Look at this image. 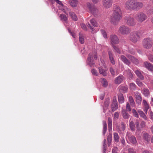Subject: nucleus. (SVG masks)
<instances>
[{
	"label": "nucleus",
	"mask_w": 153,
	"mask_h": 153,
	"mask_svg": "<svg viewBox=\"0 0 153 153\" xmlns=\"http://www.w3.org/2000/svg\"><path fill=\"white\" fill-rule=\"evenodd\" d=\"M134 1L128 0L126 2L125 4L126 8L130 10L134 9Z\"/></svg>",
	"instance_id": "7"
},
{
	"label": "nucleus",
	"mask_w": 153,
	"mask_h": 153,
	"mask_svg": "<svg viewBox=\"0 0 153 153\" xmlns=\"http://www.w3.org/2000/svg\"><path fill=\"white\" fill-rule=\"evenodd\" d=\"M72 1L70 2L71 5L73 7H76L78 3L77 0H72Z\"/></svg>",
	"instance_id": "37"
},
{
	"label": "nucleus",
	"mask_w": 153,
	"mask_h": 153,
	"mask_svg": "<svg viewBox=\"0 0 153 153\" xmlns=\"http://www.w3.org/2000/svg\"><path fill=\"white\" fill-rule=\"evenodd\" d=\"M106 140L105 139H104V144H103L104 148H105L106 147Z\"/></svg>",
	"instance_id": "62"
},
{
	"label": "nucleus",
	"mask_w": 153,
	"mask_h": 153,
	"mask_svg": "<svg viewBox=\"0 0 153 153\" xmlns=\"http://www.w3.org/2000/svg\"><path fill=\"white\" fill-rule=\"evenodd\" d=\"M109 100L106 101L105 102V106L106 107H107L108 106V105L109 103Z\"/></svg>",
	"instance_id": "59"
},
{
	"label": "nucleus",
	"mask_w": 153,
	"mask_h": 153,
	"mask_svg": "<svg viewBox=\"0 0 153 153\" xmlns=\"http://www.w3.org/2000/svg\"><path fill=\"white\" fill-rule=\"evenodd\" d=\"M101 33L105 39L107 37V34L106 32L103 30H101Z\"/></svg>",
	"instance_id": "44"
},
{
	"label": "nucleus",
	"mask_w": 153,
	"mask_h": 153,
	"mask_svg": "<svg viewBox=\"0 0 153 153\" xmlns=\"http://www.w3.org/2000/svg\"><path fill=\"white\" fill-rule=\"evenodd\" d=\"M134 9H139L143 6V4L140 2H136L134 1Z\"/></svg>",
	"instance_id": "19"
},
{
	"label": "nucleus",
	"mask_w": 153,
	"mask_h": 153,
	"mask_svg": "<svg viewBox=\"0 0 153 153\" xmlns=\"http://www.w3.org/2000/svg\"><path fill=\"white\" fill-rule=\"evenodd\" d=\"M121 89L124 93L127 92L128 91V88L126 87L122 86L121 87Z\"/></svg>",
	"instance_id": "47"
},
{
	"label": "nucleus",
	"mask_w": 153,
	"mask_h": 153,
	"mask_svg": "<svg viewBox=\"0 0 153 153\" xmlns=\"http://www.w3.org/2000/svg\"><path fill=\"white\" fill-rule=\"evenodd\" d=\"M118 108L117 102L116 97L113 100V102L111 105L112 111L113 112L116 110Z\"/></svg>",
	"instance_id": "13"
},
{
	"label": "nucleus",
	"mask_w": 153,
	"mask_h": 153,
	"mask_svg": "<svg viewBox=\"0 0 153 153\" xmlns=\"http://www.w3.org/2000/svg\"><path fill=\"white\" fill-rule=\"evenodd\" d=\"M79 39L80 42L81 44H83L84 42V35L81 33H79Z\"/></svg>",
	"instance_id": "25"
},
{
	"label": "nucleus",
	"mask_w": 153,
	"mask_h": 153,
	"mask_svg": "<svg viewBox=\"0 0 153 153\" xmlns=\"http://www.w3.org/2000/svg\"><path fill=\"white\" fill-rule=\"evenodd\" d=\"M111 42L113 48L116 50L118 53H120L121 52L119 49L114 45L115 44L119 43V41L117 36L115 35H112L111 36Z\"/></svg>",
	"instance_id": "2"
},
{
	"label": "nucleus",
	"mask_w": 153,
	"mask_h": 153,
	"mask_svg": "<svg viewBox=\"0 0 153 153\" xmlns=\"http://www.w3.org/2000/svg\"><path fill=\"white\" fill-rule=\"evenodd\" d=\"M87 7L92 13H94V12L97 11V10L94 6H92L91 4L89 2L87 3Z\"/></svg>",
	"instance_id": "15"
},
{
	"label": "nucleus",
	"mask_w": 153,
	"mask_h": 153,
	"mask_svg": "<svg viewBox=\"0 0 153 153\" xmlns=\"http://www.w3.org/2000/svg\"><path fill=\"white\" fill-rule=\"evenodd\" d=\"M112 0H103V5L106 8H108L111 7L112 4Z\"/></svg>",
	"instance_id": "12"
},
{
	"label": "nucleus",
	"mask_w": 153,
	"mask_h": 153,
	"mask_svg": "<svg viewBox=\"0 0 153 153\" xmlns=\"http://www.w3.org/2000/svg\"><path fill=\"white\" fill-rule=\"evenodd\" d=\"M119 117V114L118 112H116L114 114V119H117Z\"/></svg>",
	"instance_id": "52"
},
{
	"label": "nucleus",
	"mask_w": 153,
	"mask_h": 153,
	"mask_svg": "<svg viewBox=\"0 0 153 153\" xmlns=\"http://www.w3.org/2000/svg\"><path fill=\"white\" fill-rule=\"evenodd\" d=\"M143 104L144 110L145 113H146L149 108V105L145 100H143Z\"/></svg>",
	"instance_id": "18"
},
{
	"label": "nucleus",
	"mask_w": 153,
	"mask_h": 153,
	"mask_svg": "<svg viewBox=\"0 0 153 153\" xmlns=\"http://www.w3.org/2000/svg\"><path fill=\"white\" fill-rule=\"evenodd\" d=\"M129 127L131 130L132 131H134L135 129L134 124L132 121L130 122L129 124Z\"/></svg>",
	"instance_id": "39"
},
{
	"label": "nucleus",
	"mask_w": 153,
	"mask_h": 153,
	"mask_svg": "<svg viewBox=\"0 0 153 153\" xmlns=\"http://www.w3.org/2000/svg\"><path fill=\"white\" fill-rule=\"evenodd\" d=\"M149 115L151 118L153 120V113L152 111H150L149 113Z\"/></svg>",
	"instance_id": "60"
},
{
	"label": "nucleus",
	"mask_w": 153,
	"mask_h": 153,
	"mask_svg": "<svg viewBox=\"0 0 153 153\" xmlns=\"http://www.w3.org/2000/svg\"><path fill=\"white\" fill-rule=\"evenodd\" d=\"M90 22L94 27H96L97 26V25L96 22L94 19H93L91 20Z\"/></svg>",
	"instance_id": "41"
},
{
	"label": "nucleus",
	"mask_w": 153,
	"mask_h": 153,
	"mask_svg": "<svg viewBox=\"0 0 153 153\" xmlns=\"http://www.w3.org/2000/svg\"><path fill=\"white\" fill-rule=\"evenodd\" d=\"M148 58L151 62H153V55L151 54L148 56Z\"/></svg>",
	"instance_id": "49"
},
{
	"label": "nucleus",
	"mask_w": 153,
	"mask_h": 153,
	"mask_svg": "<svg viewBox=\"0 0 153 153\" xmlns=\"http://www.w3.org/2000/svg\"><path fill=\"white\" fill-rule=\"evenodd\" d=\"M143 45L145 48H150L153 45L152 40L149 38H145L143 40Z\"/></svg>",
	"instance_id": "3"
},
{
	"label": "nucleus",
	"mask_w": 153,
	"mask_h": 153,
	"mask_svg": "<svg viewBox=\"0 0 153 153\" xmlns=\"http://www.w3.org/2000/svg\"><path fill=\"white\" fill-rule=\"evenodd\" d=\"M118 32L123 34H126L130 32V30L128 27L125 26H122L119 28Z\"/></svg>",
	"instance_id": "8"
},
{
	"label": "nucleus",
	"mask_w": 153,
	"mask_h": 153,
	"mask_svg": "<svg viewBox=\"0 0 153 153\" xmlns=\"http://www.w3.org/2000/svg\"><path fill=\"white\" fill-rule=\"evenodd\" d=\"M126 109L128 111H131V108H130V105L128 103H127L126 105Z\"/></svg>",
	"instance_id": "50"
},
{
	"label": "nucleus",
	"mask_w": 153,
	"mask_h": 153,
	"mask_svg": "<svg viewBox=\"0 0 153 153\" xmlns=\"http://www.w3.org/2000/svg\"><path fill=\"white\" fill-rule=\"evenodd\" d=\"M121 59L125 64L128 65L130 64V62L128 60L126 57L123 56L122 55L120 57Z\"/></svg>",
	"instance_id": "20"
},
{
	"label": "nucleus",
	"mask_w": 153,
	"mask_h": 153,
	"mask_svg": "<svg viewBox=\"0 0 153 153\" xmlns=\"http://www.w3.org/2000/svg\"><path fill=\"white\" fill-rule=\"evenodd\" d=\"M122 16V13L120 7H116L114 10L113 14L110 18L111 22L114 25H117L121 19Z\"/></svg>",
	"instance_id": "1"
},
{
	"label": "nucleus",
	"mask_w": 153,
	"mask_h": 153,
	"mask_svg": "<svg viewBox=\"0 0 153 153\" xmlns=\"http://www.w3.org/2000/svg\"><path fill=\"white\" fill-rule=\"evenodd\" d=\"M126 20L127 24L128 25L133 26L135 24V22L133 18L128 17L126 18Z\"/></svg>",
	"instance_id": "11"
},
{
	"label": "nucleus",
	"mask_w": 153,
	"mask_h": 153,
	"mask_svg": "<svg viewBox=\"0 0 153 153\" xmlns=\"http://www.w3.org/2000/svg\"><path fill=\"white\" fill-rule=\"evenodd\" d=\"M54 2H56L57 3L60 5L59 8L60 10H62L64 13H67V12L69 11V10L66 7L64 6L62 4L61 2L59 0H54Z\"/></svg>",
	"instance_id": "9"
},
{
	"label": "nucleus",
	"mask_w": 153,
	"mask_h": 153,
	"mask_svg": "<svg viewBox=\"0 0 153 153\" xmlns=\"http://www.w3.org/2000/svg\"><path fill=\"white\" fill-rule=\"evenodd\" d=\"M128 151L129 153H136L134 149L132 148H129L128 149Z\"/></svg>",
	"instance_id": "53"
},
{
	"label": "nucleus",
	"mask_w": 153,
	"mask_h": 153,
	"mask_svg": "<svg viewBox=\"0 0 153 153\" xmlns=\"http://www.w3.org/2000/svg\"><path fill=\"white\" fill-rule=\"evenodd\" d=\"M108 130L110 131L112 130V119L110 117H108Z\"/></svg>",
	"instance_id": "22"
},
{
	"label": "nucleus",
	"mask_w": 153,
	"mask_h": 153,
	"mask_svg": "<svg viewBox=\"0 0 153 153\" xmlns=\"http://www.w3.org/2000/svg\"><path fill=\"white\" fill-rule=\"evenodd\" d=\"M122 115L124 119H127L129 117V115L124 109L122 110Z\"/></svg>",
	"instance_id": "24"
},
{
	"label": "nucleus",
	"mask_w": 153,
	"mask_h": 153,
	"mask_svg": "<svg viewBox=\"0 0 153 153\" xmlns=\"http://www.w3.org/2000/svg\"><path fill=\"white\" fill-rule=\"evenodd\" d=\"M143 95L146 97H147L149 94V90L148 89L144 88L143 90Z\"/></svg>",
	"instance_id": "33"
},
{
	"label": "nucleus",
	"mask_w": 153,
	"mask_h": 153,
	"mask_svg": "<svg viewBox=\"0 0 153 153\" xmlns=\"http://www.w3.org/2000/svg\"><path fill=\"white\" fill-rule=\"evenodd\" d=\"M126 72L128 74V77L129 79H131L133 78V75L131 73V71L130 70H128L126 71Z\"/></svg>",
	"instance_id": "31"
},
{
	"label": "nucleus",
	"mask_w": 153,
	"mask_h": 153,
	"mask_svg": "<svg viewBox=\"0 0 153 153\" xmlns=\"http://www.w3.org/2000/svg\"><path fill=\"white\" fill-rule=\"evenodd\" d=\"M136 83L137 85L140 87H142L143 86V84L142 82L139 79H137L136 81Z\"/></svg>",
	"instance_id": "46"
},
{
	"label": "nucleus",
	"mask_w": 153,
	"mask_h": 153,
	"mask_svg": "<svg viewBox=\"0 0 153 153\" xmlns=\"http://www.w3.org/2000/svg\"><path fill=\"white\" fill-rule=\"evenodd\" d=\"M107 140L108 141V145H110V143L111 142L112 140V134H109L107 138Z\"/></svg>",
	"instance_id": "42"
},
{
	"label": "nucleus",
	"mask_w": 153,
	"mask_h": 153,
	"mask_svg": "<svg viewBox=\"0 0 153 153\" xmlns=\"http://www.w3.org/2000/svg\"><path fill=\"white\" fill-rule=\"evenodd\" d=\"M68 32H69V33H70L71 35L72 36V37L74 38H75L76 37V35L75 34V33H74V32H71V30L69 29H68Z\"/></svg>",
	"instance_id": "48"
},
{
	"label": "nucleus",
	"mask_w": 153,
	"mask_h": 153,
	"mask_svg": "<svg viewBox=\"0 0 153 153\" xmlns=\"http://www.w3.org/2000/svg\"><path fill=\"white\" fill-rule=\"evenodd\" d=\"M93 57L95 59H97V57L96 52L90 53L88 57L87 60V63L91 67L94 64L92 59Z\"/></svg>",
	"instance_id": "4"
},
{
	"label": "nucleus",
	"mask_w": 153,
	"mask_h": 153,
	"mask_svg": "<svg viewBox=\"0 0 153 153\" xmlns=\"http://www.w3.org/2000/svg\"><path fill=\"white\" fill-rule=\"evenodd\" d=\"M132 112L134 116L137 117H138V113L135 109H132Z\"/></svg>",
	"instance_id": "45"
},
{
	"label": "nucleus",
	"mask_w": 153,
	"mask_h": 153,
	"mask_svg": "<svg viewBox=\"0 0 153 153\" xmlns=\"http://www.w3.org/2000/svg\"><path fill=\"white\" fill-rule=\"evenodd\" d=\"M140 36L139 33L137 32L132 33L130 36V40L133 42H136L139 40Z\"/></svg>",
	"instance_id": "6"
},
{
	"label": "nucleus",
	"mask_w": 153,
	"mask_h": 153,
	"mask_svg": "<svg viewBox=\"0 0 153 153\" xmlns=\"http://www.w3.org/2000/svg\"><path fill=\"white\" fill-rule=\"evenodd\" d=\"M121 129L123 131H124L125 130V125L124 123H122L121 124Z\"/></svg>",
	"instance_id": "54"
},
{
	"label": "nucleus",
	"mask_w": 153,
	"mask_h": 153,
	"mask_svg": "<svg viewBox=\"0 0 153 153\" xmlns=\"http://www.w3.org/2000/svg\"><path fill=\"white\" fill-rule=\"evenodd\" d=\"M91 72L95 76H97L98 74L97 71L94 69L92 70Z\"/></svg>",
	"instance_id": "51"
},
{
	"label": "nucleus",
	"mask_w": 153,
	"mask_h": 153,
	"mask_svg": "<svg viewBox=\"0 0 153 153\" xmlns=\"http://www.w3.org/2000/svg\"><path fill=\"white\" fill-rule=\"evenodd\" d=\"M144 139L147 142H148L149 140V137L148 134L146 133H144L143 136Z\"/></svg>",
	"instance_id": "43"
},
{
	"label": "nucleus",
	"mask_w": 153,
	"mask_h": 153,
	"mask_svg": "<svg viewBox=\"0 0 153 153\" xmlns=\"http://www.w3.org/2000/svg\"><path fill=\"white\" fill-rule=\"evenodd\" d=\"M69 14L71 17L72 19L75 21H76L77 20V16L75 14V13L72 12H71L69 13Z\"/></svg>",
	"instance_id": "28"
},
{
	"label": "nucleus",
	"mask_w": 153,
	"mask_h": 153,
	"mask_svg": "<svg viewBox=\"0 0 153 153\" xmlns=\"http://www.w3.org/2000/svg\"><path fill=\"white\" fill-rule=\"evenodd\" d=\"M148 13L149 14L153 13V9L150 10Z\"/></svg>",
	"instance_id": "63"
},
{
	"label": "nucleus",
	"mask_w": 153,
	"mask_h": 153,
	"mask_svg": "<svg viewBox=\"0 0 153 153\" xmlns=\"http://www.w3.org/2000/svg\"><path fill=\"white\" fill-rule=\"evenodd\" d=\"M81 27L82 29L83 30H87V28L86 25L84 24H82L81 25Z\"/></svg>",
	"instance_id": "55"
},
{
	"label": "nucleus",
	"mask_w": 153,
	"mask_h": 153,
	"mask_svg": "<svg viewBox=\"0 0 153 153\" xmlns=\"http://www.w3.org/2000/svg\"><path fill=\"white\" fill-rule=\"evenodd\" d=\"M99 72L100 73L102 74L104 76H106L107 75L106 71L107 70V68L104 67H99Z\"/></svg>",
	"instance_id": "14"
},
{
	"label": "nucleus",
	"mask_w": 153,
	"mask_h": 153,
	"mask_svg": "<svg viewBox=\"0 0 153 153\" xmlns=\"http://www.w3.org/2000/svg\"><path fill=\"white\" fill-rule=\"evenodd\" d=\"M144 66L149 70L153 72V65L150 63L145 62L144 63Z\"/></svg>",
	"instance_id": "17"
},
{
	"label": "nucleus",
	"mask_w": 153,
	"mask_h": 153,
	"mask_svg": "<svg viewBox=\"0 0 153 153\" xmlns=\"http://www.w3.org/2000/svg\"><path fill=\"white\" fill-rule=\"evenodd\" d=\"M110 72L111 73V74L113 75H115V72L113 70V69L112 68H110Z\"/></svg>",
	"instance_id": "57"
},
{
	"label": "nucleus",
	"mask_w": 153,
	"mask_h": 153,
	"mask_svg": "<svg viewBox=\"0 0 153 153\" xmlns=\"http://www.w3.org/2000/svg\"><path fill=\"white\" fill-rule=\"evenodd\" d=\"M100 81L102 84L103 86L104 87H106L108 85V83L106 79L101 78L100 79Z\"/></svg>",
	"instance_id": "30"
},
{
	"label": "nucleus",
	"mask_w": 153,
	"mask_h": 153,
	"mask_svg": "<svg viewBox=\"0 0 153 153\" xmlns=\"http://www.w3.org/2000/svg\"><path fill=\"white\" fill-rule=\"evenodd\" d=\"M108 53L109 55V59L111 62L113 64H115V62L114 60V59L113 58V56L112 54V53L110 51L108 52Z\"/></svg>",
	"instance_id": "29"
},
{
	"label": "nucleus",
	"mask_w": 153,
	"mask_h": 153,
	"mask_svg": "<svg viewBox=\"0 0 153 153\" xmlns=\"http://www.w3.org/2000/svg\"><path fill=\"white\" fill-rule=\"evenodd\" d=\"M118 101L119 103H123L124 102V97L122 94H119L118 95Z\"/></svg>",
	"instance_id": "27"
},
{
	"label": "nucleus",
	"mask_w": 153,
	"mask_h": 153,
	"mask_svg": "<svg viewBox=\"0 0 153 153\" xmlns=\"http://www.w3.org/2000/svg\"><path fill=\"white\" fill-rule=\"evenodd\" d=\"M135 73L136 75L139 77L141 79H144V77L142 74L141 72L139 70H137L135 71Z\"/></svg>",
	"instance_id": "26"
},
{
	"label": "nucleus",
	"mask_w": 153,
	"mask_h": 153,
	"mask_svg": "<svg viewBox=\"0 0 153 153\" xmlns=\"http://www.w3.org/2000/svg\"><path fill=\"white\" fill-rule=\"evenodd\" d=\"M129 88L132 90H134L136 89V85L134 83H131L129 84Z\"/></svg>",
	"instance_id": "34"
},
{
	"label": "nucleus",
	"mask_w": 153,
	"mask_h": 153,
	"mask_svg": "<svg viewBox=\"0 0 153 153\" xmlns=\"http://www.w3.org/2000/svg\"><path fill=\"white\" fill-rule=\"evenodd\" d=\"M138 112L140 114V116L142 117L144 119H147V117L143 112L141 110H138Z\"/></svg>",
	"instance_id": "32"
},
{
	"label": "nucleus",
	"mask_w": 153,
	"mask_h": 153,
	"mask_svg": "<svg viewBox=\"0 0 153 153\" xmlns=\"http://www.w3.org/2000/svg\"><path fill=\"white\" fill-rule=\"evenodd\" d=\"M136 102L138 104H140L142 101V98L141 97V95L137 92H135Z\"/></svg>",
	"instance_id": "16"
},
{
	"label": "nucleus",
	"mask_w": 153,
	"mask_h": 153,
	"mask_svg": "<svg viewBox=\"0 0 153 153\" xmlns=\"http://www.w3.org/2000/svg\"><path fill=\"white\" fill-rule=\"evenodd\" d=\"M135 124H136L137 127H138V126H139V124L138 121H137L135 123Z\"/></svg>",
	"instance_id": "64"
},
{
	"label": "nucleus",
	"mask_w": 153,
	"mask_h": 153,
	"mask_svg": "<svg viewBox=\"0 0 153 153\" xmlns=\"http://www.w3.org/2000/svg\"><path fill=\"white\" fill-rule=\"evenodd\" d=\"M127 56L130 59L131 61L134 63L136 64H137L138 63V60L137 59L135 58L134 57L131 55H128Z\"/></svg>",
	"instance_id": "21"
},
{
	"label": "nucleus",
	"mask_w": 153,
	"mask_h": 153,
	"mask_svg": "<svg viewBox=\"0 0 153 153\" xmlns=\"http://www.w3.org/2000/svg\"><path fill=\"white\" fill-rule=\"evenodd\" d=\"M114 140L116 142H118L119 141V136L118 134L116 133H115L114 134Z\"/></svg>",
	"instance_id": "40"
},
{
	"label": "nucleus",
	"mask_w": 153,
	"mask_h": 153,
	"mask_svg": "<svg viewBox=\"0 0 153 153\" xmlns=\"http://www.w3.org/2000/svg\"><path fill=\"white\" fill-rule=\"evenodd\" d=\"M145 125V123L144 121H142L140 124V126L142 127H144Z\"/></svg>",
	"instance_id": "58"
},
{
	"label": "nucleus",
	"mask_w": 153,
	"mask_h": 153,
	"mask_svg": "<svg viewBox=\"0 0 153 153\" xmlns=\"http://www.w3.org/2000/svg\"><path fill=\"white\" fill-rule=\"evenodd\" d=\"M129 133H127L126 139L127 140H128L131 143L135 144L137 143V141L135 137L133 136H129Z\"/></svg>",
	"instance_id": "10"
},
{
	"label": "nucleus",
	"mask_w": 153,
	"mask_h": 153,
	"mask_svg": "<svg viewBox=\"0 0 153 153\" xmlns=\"http://www.w3.org/2000/svg\"><path fill=\"white\" fill-rule=\"evenodd\" d=\"M147 18L146 15L143 13H140L136 14L135 18L139 22H142L145 21Z\"/></svg>",
	"instance_id": "5"
},
{
	"label": "nucleus",
	"mask_w": 153,
	"mask_h": 153,
	"mask_svg": "<svg viewBox=\"0 0 153 153\" xmlns=\"http://www.w3.org/2000/svg\"><path fill=\"white\" fill-rule=\"evenodd\" d=\"M87 26H88V27H90V29H91L92 31H94V29H93V28H92V27H91V25H90V24H88L87 25Z\"/></svg>",
	"instance_id": "61"
},
{
	"label": "nucleus",
	"mask_w": 153,
	"mask_h": 153,
	"mask_svg": "<svg viewBox=\"0 0 153 153\" xmlns=\"http://www.w3.org/2000/svg\"><path fill=\"white\" fill-rule=\"evenodd\" d=\"M60 17L61 20L62 21H64L65 22H66L68 18L64 14H61L60 15Z\"/></svg>",
	"instance_id": "35"
},
{
	"label": "nucleus",
	"mask_w": 153,
	"mask_h": 153,
	"mask_svg": "<svg viewBox=\"0 0 153 153\" xmlns=\"http://www.w3.org/2000/svg\"><path fill=\"white\" fill-rule=\"evenodd\" d=\"M103 133L104 135L106 131L107 130V124L105 121H103Z\"/></svg>",
	"instance_id": "36"
},
{
	"label": "nucleus",
	"mask_w": 153,
	"mask_h": 153,
	"mask_svg": "<svg viewBox=\"0 0 153 153\" xmlns=\"http://www.w3.org/2000/svg\"><path fill=\"white\" fill-rule=\"evenodd\" d=\"M123 77L122 76H119L115 80V82L117 84H120L123 80Z\"/></svg>",
	"instance_id": "23"
},
{
	"label": "nucleus",
	"mask_w": 153,
	"mask_h": 153,
	"mask_svg": "<svg viewBox=\"0 0 153 153\" xmlns=\"http://www.w3.org/2000/svg\"><path fill=\"white\" fill-rule=\"evenodd\" d=\"M117 147H114L112 149V153H117Z\"/></svg>",
	"instance_id": "56"
},
{
	"label": "nucleus",
	"mask_w": 153,
	"mask_h": 153,
	"mask_svg": "<svg viewBox=\"0 0 153 153\" xmlns=\"http://www.w3.org/2000/svg\"><path fill=\"white\" fill-rule=\"evenodd\" d=\"M128 100L131 105L132 106H134L135 102L132 97L131 96H130Z\"/></svg>",
	"instance_id": "38"
}]
</instances>
